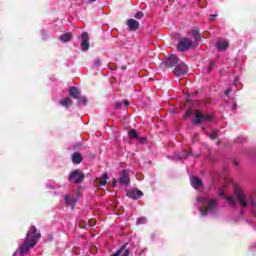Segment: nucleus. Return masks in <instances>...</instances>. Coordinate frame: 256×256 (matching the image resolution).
<instances>
[{"label":"nucleus","instance_id":"a211bd4d","mask_svg":"<svg viewBox=\"0 0 256 256\" xmlns=\"http://www.w3.org/2000/svg\"><path fill=\"white\" fill-rule=\"evenodd\" d=\"M202 185H203V182L201 181V179H199L198 177H192L191 186L194 189H199V187H201Z\"/></svg>","mask_w":256,"mask_h":256},{"label":"nucleus","instance_id":"423d86ee","mask_svg":"<svg viewBox=\"0 0 256 256\" xmlns=\"http://www.w3.org/2000/svg\"><path fill=\"white\" fill-rule=\"evenodd\" d=\"M187 71H189L187 65H185L183 62H180L174 68V75L175 77H183V75H187Z\"/></svg>","mask_w":256,"mask_h":256},{"label":"nucleus","instance_id":"c85d7f7f","mask_svg":"<svg viewBox=\"0 0 256 256\" xmlns=\"http://www.w3.org/2000/svg\"><path fill=\"white\" fill-rule=\"evenodd\" d=\"M136 19H143V12L139 11L135 14Z\"/></svg>","mask_w":256,"mask_h":256},{"label":"nucleus","instance_id":"58836bf2","mask_svg":"<svg viewBox=\"0 0 256 256\" xmlns=\"http://www.w3.org/2000/svg\"><path fill=\"white\" fill-rule=\"evenodd\" d=\"M219 195H220L221 197H223L224 193H223L222 190L219 191Z\"/></svg>","mask_w":256,"mask_h":256},{"label":"nucleus","instance_id":"dca6fc26","mask_svg":"<svg viewBox=\"0 0 256 256\" xmlns=\"http://www.w3.org/2000/svg\"><path fill=\"white\" fill-rule=\"evenodd\" d=\"M71 39H73V34H71V32H66L59 37V40L62 41V43H69Z\"/></svg>","mask_w":256,"mask_h":256},{"label":"nucleus","instance_id":"bb28decb","mask_svg":"<svg viewBox=\"0 0 256 256\" xmlns=\"http://www.w3.org/2000/svg\"><path fill=\"white\" fill-rule=\"evenodd\" d=\"M215 68V63L211 62L207 68V73H211L213 69Z\"/></svg>","mask_w":256,"mask_h":256},{"label":"nucleus","instance_id":"1a4fd4ad","mask_svg":"<svg viewBox=\"0 0 256 256\" xmlns=\"http://www.w3.org/2000/svg\"><path fill=\"white\" fill-rule=\"evenodd\" d=\"M119 182L121 183V185H124L125 187H127V185L131 183V178H129L128 170H122L120 172Z\"/></svg>","mask_w":256,"mask_h":256},{"label":"nucleus","instance_id":"72a5a7b5","mask_svg":"<svg viewBox=\"0 0 256 256\" xmlns=\"http://www.w3.org/2000/svg\"><path fill=\"white\" fill-rule=\"evenodd\" d=\"M224 93L225 95H229V93H231V88H228Z\"/></svg>","mask_w":256,"mask_h":256},{"label":"nucleus","instance_id":"6e6552de","mask_svg":"<svg viewBox=\"0 0 256 256\" xmlns=\"http://www.w3.org/2000/svg\"><path fill=\"white\" fill-rule=\"evenodd\" d=\"M77 201H79V198L77 196H71L69 194L64 196V202L67 205V207H70L73 211L75 209V205H77Z\"/></svg>","mask_w":256,"mask_h":256},{"label":"nucleus","instance_id":"f8f14e48","mask_svg":"<svg viewBox=\"0 0 256 256\" xmlns=\"http://www.w3.org/2000/svg\"><path fill=\"white\" fill-rule=\"evenodd\" d=\"M216 47L218 51H226V49L229 47V42L225 39H218L216 42Z\"/></svg>","mask_w":256,"mask_h":256},{"label":"nucleus","instance_id":"4be33fe9","mask_svg":"<svg viewBox=\"0 0 256 256\" xmlns=\"http://www.w3.org/2000/svg\"><path fill=\"white\" fill-rule=\"evenodd\" d=\"M191 35L195 39V41H201V34L199 33V30H192Z\"/></svg>","mask_w":256,"mask_h":256},{"label":"nucleus","instance_id":"c756f323","mask_svg":"<svg viewBox=\"0 0 256 256\" xmlns=\"http://www.w3.org/2000/svg\"><path fill=\"white\" fill-rule=\"evenodd\" d=\"M94 65H95L96 67H101V59H96V60L94 61Z\"/></svg>","mask_w":256,"mask_h":256},{"label":"nucleus","instance_id":"4468645a","mask_svg":"<svg viewBox=\"0 0 256 256\" xmlns=\"http://www.w3.org/2000/svg\"><path fill=\"white\" fill-rule=\"evenodd\" d=\"M127 197L137 201L138 199H141V197H143V192H141V190H132L127 193Z\"/></svg>","mask_w":256,"mask_h":256},{"label":"nucleus","instance_id":"79ce46f5","mask_svg":"<svg viewBox=\"0 0 256 256\" xmlns=\"http://www.w3.org/2000/svg\"><path fill=\"white\" fill-rule=\"evenodd\" d=\"M145 141H147V139L143 138V139H142V143H145Z\"/></svg>","mask_w":256,"mask_h":256},{"label":"nucleus","instance_id":"9b49d317","mask_svg":"<svg viewBox=\"0 0 256 256\" xmlns=\"http://www.w3.org/2000/svg\"><path fill=\"white\" fill-rule=\"evenodd\" d=\"M126 247H127V244H124L112 256H129V255H131V251L129 249H126Z\"/></svg>","mask_w":256,"mask_h":256},{"label":"nucleus","instance_id":"39448f33","mask_svg":"<svg viewBox=\"0 0 256 256\" xmlns=\"http://www.w3.org/2000/svg\"><path fill=\"white\" fill-rule=\"evenodd\" d=\"M213 119V116L211 114H204L201 111H196L195 119L193 123L196 125H199V123H203L205 121H211Z\"/></svg>","mask_w":256,"mask_h":256},{"label":"nucleus","instance_id":"aec40b11","mask_svg":"<svg viewBox=\"0 0 256 256\" xmlns=\"http://www.w3.org/2000/svg\"><path fill=\"white\" fill-rule=\"evenodd\" d=\"M108 179H109V176L107 175V173H104L101 178H97V182L101 186L107 185V180Z\"/></svg>","mask_w":256,"mask_h":256},{"label":"nucleus","instance_id":"2f4dec72","mask_svg":"<svg viewBox=\"0 0 256 256\" xmlns=\"http://www.w3.org/2000/svg\"><path fill=\"white\" fill-rule=\"evenodd\" d=\"M190 116H191V110H188L184 117L187 118V117H190Z\"/></svg>","mask_w":256,"mask_h":256},{"label":"nucleus","instance_id":"393cba45","mask_svg":"<svg viewBox=\"0 0 256 256\" xmlns=\"http://www.w3.org/2000/svg\"><path fill=\"white\" fill-rule=\"evenodd\" d=\"M218 135H219V130H213L210 133L209 137H210V139H217Z\"/></svg>","mask_w":256,"mask_h":256},{"label":"nucleus","instance_id":"0eeeda50","mask_svg":"<svg viewBox=\"0 0 256 256\" xmlns=\"http://www.w3.org/2000/svg\"><path fill=\"white\" fill-rule=\"evenodd\" d=\"M85 179V175L81 170H74L68 177L69 181H73V183H81Z\"/></svg>","mask_w":256,"mask_h":256},{"label":"nucleus","instance_id":"f3484780","mask_svg":"<svg viewBox=\"0 0 256 256\" xmlns=\"http://www.w3.org/2000/svg\"><path fill=\"white\" fill-rule=\"evenodd\" d=\"M69 93L73 97V99H79V96L81 95V92L75 86L70 87Z\"/></svg>","mask_w":256,"mask_h":256},{"label":"nucleus","instance_id":"6ab92c4d","mask_svg":"<svg viewBox=\"0 0 256 256\" xmlns=\"http://www.w3.org/2000/svg\"><path fill=\"white\" fill-rule=\"evenodd\" d=\"M81 161H83V156H81V154L79 152H75L72 155V162L76 163V165H79V163H81Z\"/></svg>","mask_w":256,"mask_h":256},{"label":"nucleus","instance_id":"ea45409f","mask_svg":"<svg viewBox=\"0 0 256 256\" xmlns=\"http://www.w3.org/2000/svg\"><path fill=\"white\" fill-rule=\"evenodd\" d=\"M239 81V78H235L234 83L237 85V82Z\"/></svg>","mask_w":256,"mask_h":256},{"label":"nucleus","instance_id":"b1692460","mask_svg":"<svg viewBox=\"0 0 256 256\" xmlns=\"http://www.w3.org/2000/svg\"><path fill=\"white\" fill-rule=\"evenodd\" d=\"M128 135L131 139H137V130L132 129L128 132Z\"/></svg>","mask_w":256,"mask_h":256},{"label":"nucleus","instance_id":"7c9ffc66","mask_svg":"<svg viewBox=\"0 0 256 256\" xmlns=\"http://www.w3.org/2000/svg\"><path fill=\"white\" fill-rule=\"evenodd\" d=\"M145 250H137L136 255L141 256Z\"/></svg>","mask_w":256,"mask_h":256},{"label":"nucleus","instance_id":"2eb2a0df","mask_svg":"<svg viewBox=\"0 0 256 256\" xmlns=\"http://www.w3.org/2000/svg\"><path fill=\"white\" fill-rule=\"evenodd\" d=\"M179 63V57L177 55L173 54L170 57L166 59V65L167 67H175Z\"/></svg>","mask_w":256,"mask_h":256},{"label":"nucleus","instance_id":"5701e85b","mask_svg":"<svg viewBox=\"0 0 256 256\" xmlns=\"http://www.w3.org/2000/svg\"><path fill=\"white\" fill-rule=\"evenodd\" d=\"M47 189H59V185L57 183L50 181L46 184Z\"/></svg>","mask_w":256,"mask_h":256},{"label":"nucleus","instance_id":"e433bc0d","mask_svg":"<svg viewBox=\"0 0 256 256\" xmlns=\"http://www.w3.org/2000/svg\"><path fill=\"white\" fill-rule=\"evenodd\" d=\"M187 155H189V152H186L185 156H180V159H185L187 157Z\"/></svg>","mask_w":256,"mask_h":256},{"label":"nucleus","instance_id":"cd10ccee","mask_svg":"<svg viewBox=\"0 0 256 256\" xmlns=\"http://www.w3.org/2000/svg\"><path fill=\"white\" fill-rule=\"evenodd\" d=\"M76 99H78L79 103H83L84 105H85V103H87V98H85V97L78 96V98H76Z\"/></svg>","mask_w":256,"mask_h":256},{"label":"nucleus","instance_id":"a878e982","mask_svg":"<svg viewBox=\"0 0 256 256\" xmlns=\"http://www.w3.org/2000/svg\"><path fill=\"white\" fill-rule=\"evenodd\" d=\"M147 223V218L142 217L137 219V225H145Z\"/></svg>","mask_w":256,"mask_h":256},{"label":"nucleus","instance_id":"20e7f679","mask_svg":"<svg viewBox=\"0 0 256 256\" xmlns=\"http://www.w3.org/2000/svg\"><path fill=\"white\" fill-rule=\"evenodd\" d=\"M191 47H195V43L190 38H181L178 42L177 49L181 52L189 51Z\"/></svg>","mask_w":256,"mask_h":256},{"label":"nucleus","instance_id":"a19ab883","mask_svg":"<svg viewBox=\"0 0 256 256\" xmlns=\"http://www.w3.org/2000/svg\"><path fill=\"white\" fill-rule=\"evenodd\" d=\"M211 17H212V19H214V17H217V15L213 14V15H211Z\"/></svg>","mask_w":256,"mask_h":256},{"label":"nucleus","instance_id":"473e14b6","mask_svg":"<svg viewBox=\"0 0 256 256\" xmlns=\"http://www.w3.org/2000/svg\"><path fill=\"white\" fill-rule=\"evenodd\" d=\"M112 186H113V187H117V180H116V179H113V181H112Z\"/></svg>","mask_w":256,"mask_h":256},{"label":"nucleus","instance_id":"4c0bfd02","mask_svg":"<svg viewBox=\"0 0 256 256\" xmlns=\"http://www.w3.org/2000/svg\"><path fill=\"white\" fill-rule=\"evenodd\" d=\"M97 0H88V5H91V3H95Z\"/></svg>","mask_w":256,"mask_h":256},{"label":"nucleus","instance_id":"7ed1b4c3","mask_svg":"<svg viewBox=\"0 0 256 256\" xmlns=\"http://www.w3.org/2000/svg\"><path fill=\"white\" fill-rule=\"evenodd\" d=\"M217 203V198H211L208 194H199L196 198V207L199 209L201 217H205L207 213L215 215Z\"/></svg>","mask_w":256,"mask_h":256},{"label":"nucleus","instance_id":"c9c22d12","mask_svg":"<svg viewBox=\"0 0 256 256\" xmlns=\"http://www.w3.org/2000/svg\"><path fill=\"white\" fill-rule=\"evenodd\" d=\"M122 103L121 102H116V108L119 109L121 107Z\"/></svg>","mask_w":256,"mask_h":256},{"label":"nucleus","instance_id":"f704fd0d","mask_svg":"<svg viewBox=\"0 0 256 256\" xmlns=\"http://www.w3.org/2000/svg\"><path fill=\"white\" fill-rule=\"evenodd\" d=\"M124 106H125V107H129V101L124 100Z\"/></svg>","mask_w":256,"mask_h":256},{"label":"nucleus","instance_id":"ddd939ff","mask_svg":"<svg viewBox=\"0 0 256 256\" xmlns=\"http://www.w3.org/2000/svg\"><path fill=\"white\" fill-rule=\"evenodd\" d=\"M126 25L130 31H137L139 29V21L135 19H128Z\"/></svg>","mask_w":256,"mask_h":256},{"label":"nucleus","instance_id":"f257e3e1","mask_svg":"<svg viewBox=\"0 0 256 256\" xmlns=\"http://www.w3.org/2000/svg\"><path fill=\"white\" fill-rule=\"evenodd\" d=\"M227 203L231 205L232 207H235L237 205V202L239 203L240 207L243 208H249L252 211V215L256 217V202L255 197L251 194H245L243 189L239 186H235L234 188V196H228L226 197Z\"/></svg>","mask_w":256,"mask_h":256},{"label":"nucleus","instance_id":"412c9836","mask_svg":"<svg viewBox=\"0 0 256 256\" xmlns=\"http://www.w3.org/2000/svg\"><path fill=\"white\" fill-rule=\"evenodd\" d=\"M72 103H73V101H72L71 98H69V97L60 100V105H61L62 107H69V105H71Z\"/></svg>","mask_w":256,"mask_h":256},{"label":"nucleus","instance_id":"37998d69","mask_svg":"<svg viewBox=\"0 0 256 256\" xmlns=\"http://www.w3.org/2000/svg\"><path fill=\"white\" fill-rule=\"evenodd\" d=\"M235 165H239L237 162H235Z\"/></svg>","mask_w":256,"mask_h":256},{"label":"nucleus","instance_id":"f03ea898","mask_svg":"<svg viewBox=\"0 0 256 256\" xmlns=\"http://www.w3.org/2000/svg\"><path fill=\"white\" fill-rule=\"evenodd\" d=\"M41 239V233H37V228L35 226H31L27 232L26 238L24 241L19 244L16 251L13 253L12 256H25Z\"/></svg>","mask_w":256,"mask_h":256},{"label":"nucleus","instance_id":"9d476101","mask_svg":"<svg viewBox=\"0 0 256 256\" xmlns=\"http://www.w3.org/2000/svg\"><path fill=\"white\" fill-rule=\"evenodd\" d=\"M82 51H89V34L87 32L82 33V41L80 43Z\"/></svg>","mask_w":256,"mask_h":256}]
</instances>
